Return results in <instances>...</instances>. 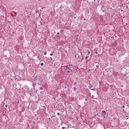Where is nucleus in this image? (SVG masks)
Instances as JSON below:
<instances>
[{"instance_id":"1","label":"nucleus","mask_w":129,"mask_h":129,"mask_svg":"<svg viewBox=\"0 0 129 129\" xmlns=\"http://www.w3.org/2000/svg\"><path fill=\"white\" fill-rule=\"evenodd\" d=\"M63 69L65 71V72H67V73H71L73 70L71 69V67L70 65H67L66 66H64L63 67Z\"/></svg>"},{"instance_id":"2","label":"nucleus","mask_w":129,"mask_h":129,"mask_svg":"<svg viewBox=\"0 0 129 129\" xmlns=\"http://www.w3.org/2000/svg\"><path fill=\"white\" fill-rule=\"evenodd\" d=\"M101 116L103 117V118H105V116H106V111L105 110H102Z\"/></svg>"},{"instance_id":"3","label":"nucleus","mask_w":129,"mask_h":129,"mask_svg":"<svg viewBox=\"0 0 129 129\" xmlns=\"http://www.w3.org/2000/svg\"><path fill=\"white\" fill-rule=\"evenodd\" d=\"M101 11H102L103 13H105L106 10H105V7H104V5H103L101 8Z\"/></svg>"},{"instance_id":"4","label":"nucleus","mask_w":129,"mask_h":129,"mask_svg":"<svg viewBox=\"0 0 129 129\" xmlns=\"http://www.w3.org/2000/svg\"><path fill=\"white\" fill-rule=\"evenodd\" d=\"M89 88H90L91 90H93L94 91H95V89H93L92 86H89Z\"/></svg>"},{"instance_id":"5","label":"nucleus","mask_w":129,"mask_h":129,"mask_svg":"<svg viewBox=\"0 0 129 129\" xmlns=\"http://www.w3.org/2000/svg\"><path fill=\"white\" fill-rule=\"evenodd\" d=\"M73 89H74V91H75V90H77V88H76V87H74L73 88Z\"/></svg>"},{"instance_id":"6","label":"nucleus","mask_w":129,"mask_h":129,"mask_svg":"<svg viewBox=\"0 0 129 129\" xmlns=\"http://www.w3.org/2000/svg\"><path fill=\"white\" fill-rule=\"evenodd\" d=\"M87 52L88 53V55H89V54H90V51H89V50L87 49Z\"/></svg>"},{"instance_id":"7","label":"nucleus","mask_w":129,"mask_h":129,"mask_svg":"<svg viewBox=\"0 0 129 129\" xmlns=\"http://www.w3.org/2000/svg\"><path fill=\"white\" fill-rule=\"evenodd\" d=\"M44 55H47V51L44 52Z\"/></svg>"},{"instance_id":"8","label":"nucleus","mask_w":129,"mask_h":129,"mask_svg":"<svg viewBox=\"0 0 129 129\" xmlns=\"http://www.w3.org/2000/svg\"><path fill=\"white\" fill-rule=\"evenodd\" d=\"M40 66H44V63L43 62L41 63Z\"/></svg>"},{"instance_id":"9","label":"nucleus","mask_w":129,"mask_h":129,"mask_svg":"<svg viewBox=\"0 0 129 129\" xmlns=\"http://www.w3.org/2000/svg\"><path fill=\"white\" fill-rule=\"evenodd\" d=\"M37 58H38V60H41V58H40L39 56H37Z\"/></svg>"},{"instance_id":"10","label":"nucleus","mask_w":129,"mask_h":129,"mask_svg":"<svg viewBox=\"0 0 129 129\" xmlns=\"http://www.w3.org/2000/svg\"><path fill=\"white\" fill-rule=\"evenodd\" d=\"M88 57H89V56H87L85 57V59L86 60H87V59L88 58Z\"/></svg>"},{"instance_id":"11","label":"nucleus","mask_w":129,"mask_h":129,"mask_svg":"<svg viewBox=\"0 0 129 129\" xmlns=\"http://www.w3.org/2000/svg\"><path fill=\"white\" fill-rule=\"evenodd\" d=\"M39 89H40V90H43V87H40V88H39Z\"/></svg>"},{"instance_id":"12","label":"nucleus","mask_w":129,"mask_h":129,"mask_svg":"<svg viewBox=\"0 0 129 129\" xmlns=\"http://www.w3.org/2000/svg\"><path fill=\"white\" fill-rule=\"evenodd\" d=\"M95 54H96V55H97V54H98V53L97 51L95 52Z\"/></svg>"},{"instance_id":"13","label":"nucleus","mask_w":129,"mask_h":129,"mask_svg":"<svg viewBox=\"0 0 129 129\" xmlns=\"http://www.w3.org/2000/svg\"><path fill=\"white\" fill-rule=\"evenodd\" d=\"M50 56H53V53H50Z\"/></svg>"},{"instance_id":"14","label":"nucleus","mask_w":129,"mask_h":129,"mask_svg":"<svg viewBox=\"0 0 129 129\" xmlns=\"http://www.w3.org/2000/svg\"><path fill=\"white\" fill-rule=\"evenodd\" d=\"M57 115H60V113L57 112Z\"/></svg>"},{"instance_id":"15","label":"nucleus","mask_w":129,"mask_h":129,"mask_svg":"<svg viewBox=\"0 0 129 129\" xmlns=\"http://www.w3.org/2000/svg\"><path fill=\"white\" fill-rule=\"evenodd\" d=\"M57 35H60V33H59V32H57Z\"/></svg>"},{"instance_id":"16","label":"nucleus","mask_w":129,"mask_h":129,"mask_svg":"<svg viewBox=\"0 0 129 129\" xmlns=\"http://www.w3.org/2000/svg\"><path fill=\"white\" fill-rule=\"evenodd\" d=\"M94 95H92V98H94Z\"/></svg>"},{"instance_id":"17","label":"nucleus","mask_w":129,"mask_h":129,"mask_svg":"<svg viewBox=\"0 0 129 129\" xmlns=\"http://www.w3.org/2000/svg\"><path fill=\"white\" fill-rule=\"evenodd\" d=\"M62 129L66 128V127H62Z\"/></svg>"},{"instance_id":"18","label":"nucleus","mask_w":129,"mask_h":129,"mask_svg":"<svg viewBox=\"0 0 129 129\" xmlns=\"http://www.w3.org/2000/svg\"><path fill=\"white\" fill-rule=\"evenodd\" d=\"M5 106H6V107H7V106H9V105H6Z\"/></svg>"},{"instance_id":"19","label":"nucleus","mask_w":129,"mask_h":129,"mask_svg":"<svg viewBox=\"0 0 129 129\" xmlns=\"http://www.w3.org/2000/svg\"><path fill=\"white\" fill-rule=\"evenodd\" d=\"M49 120H51V118H48Z\"/></svg>"},{"instance_id":"20","label":"nucleus","mask_w":129,"mask_h":129,"mask_svg":"<svg viewBox=\"0 0 129 129\" xmlns=\"http://www.w3.org/2000/svg\"><path fill=\"white\" fill-rule=\"evenodd\" d=\"M51 60H53V58L52 57H50Z\"/></svg>"},{"instance_id":"21","label":"nucleus","mask_w":129,"mask_h":129,"mask_svg":"<svg viewBox=\"0 0 129 129\" xmlns=\"http://www.w3.org/2000/svg\"><path fill=\"white\" fill-rule=\"evenodd\" d=\"M122 108H124V106H122Z\"/></svg>"},{"instance_id":"22","label":"nucleus","mask_w":129,"mask_h":129,"mask_svg":"<svg viewBox=\"0 0 129 129\" xmlns=\"http://www.w3.org/2000/svg\"><path fill=\"white\" fill-rule=\"evenodd\" d=\"M123 111H124V112H125V111L124 110V109H123Z\"/></svg>"},{"instance_id":"23","label":"nucleus","mask_w":129,"mask_h":129,"mask_svg":"<svg viewBox=\"0 0 129 129\" xmlns=\"http://www.w3.org/2000/svg\"><path fill=\"white\" fill-rule=\"evenodd\" d=\"M86 101H87V99H85Z\"/></svg>"},{"instance_id":"24","label":"nucleus","mask_w":129,"mask_h":129,"mask_svg":"<svg viewBox=\"0 0 129 129\" xmlns=\"http://www.w3.org/2000/svg\"><path fill=\"white\" fill-rule=\"evenodd\" d=\"M125 117H126V118H127V117H128V116H125Z\"/></svg>"},{"instance_id":"25","label":"nucleus","mask_w":129,"mask_h":129,"mask_svg":"<svg viewBox=\"0 0 129 129\" xmlns=\"http://www.w3.org/2000/svg\"><path fill=\"white\" fill-rule=\"evenodd\" d=\"M76 36H74V38H76Z\"/></svg>"},{"instance_id":"26","label":"nucleus","mask_w":129,"mask_h":129,"mask_svg":"<svg viewBox=\"0 0 129 129\" xmlns=\"http://www.w3.org/2000/svg\"><path fill=\"white\" fill-rule=\"evenodd\" d=\"M82 60H84V58H82Z\"/></svg>"},{"instance_id":"27","label":"nucleus","mask_w":129,"mask_h":129,"mask_svg":"<svg viewBox=\"0 0 129 129\" xmlns=\"http://www.w3.org/2000/svg\"><path fill=\"white\" fill-rule=\"evenodd\" d=\"M62 8V5H61L60 8Z\"/></svg>"},{"instance_id":"28","label":"nucleus","mask_w":129,"mask_h":129,"mask_svg":"<svg viewBox=\"0 0 129 129\" xmlns=\"http://www.w3.org/2000/svg\"><path fill=\"white\" fill-rule=\"evenodd\" d=\"M126 119H128V118H126Z\"/></svg>"},{"instance_id":"29","label":"nucleus","mask_w":129,"mask_h":129,"mask_svg":"<svg viewBox=\"0 0 129 129\" xmlns=\"http://www.w3.org/2000/svg\"><path fill=\"white\" fill-rule=\"evenodd\" d=\"M36 108H37L36 107H35V108H34V109H36Z\"/></svg>"},{"instance_id":"30","label":"nucleus","mask_w":129,"mask_h":129,"mask_svg":"<svg viewBox=\"0 0 129 129\" xmlns=\"http://www.w3.org/2000/svg\"><path fill=\"white\" fill-rule=\"evenodd\" d=\"M39 80H41V79H39Z\"/></svg>"},{"instance_id":"31","label":"nucleus","mask_w":129,"mask_h":129,"mask_svg":"<svg viewBox=\"0 0 129 129\" xmlns=\"http://www.w3.org/2000/svg\"><path fill=\"white\" fill-rule=\"evenodd\" d=\"M96 115H98V114H97Z\"/></svg>"},{"instance_id":"32","label":"nucleus","mask_w":129,"mask_h":129,"mask_svg":"<svg viewBox=\"0 0 129 129\" xmlns=\"http://www.w3.org/2000/svg\"><path fill=\"white\" fill-rule=\"evenodd\" d=\"M89 71H90V70H89Z\"/></svg>"},{"instance_id":"33","label":"nucleus","mask_w":129,"mask_h":129,"mask_svg":"<svg viewBox=\"0 0 129 129\" xmlns=\"http://www.w3.org/2000/svg\"><path fill=\"white\" fill-rule=\"evenodd\" d=\"M83 1H86V0H83Z\"/></svg>"},{"instance_id":"34","label":"nucleus","mask_w":129,"mask_h":129,"mask_svg":"<svg viewBox=\"0 0 129 129\" xmlns=\"http://www.w3.org/2000/svg\"><path fill=\"white\" fill-rule=\"evenodd\" d=\"M96 67H98L97 66H96Z\"/></svg>"}]
</instances>
